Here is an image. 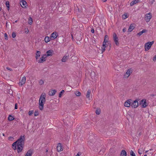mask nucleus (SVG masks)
<instances>
[{
  "label": "nucleus",
  "mask_w": 156,
  "mask_h": 156,
  "mask_svg": "<svg viewBox=\"0 0 156 156\" xmlns=\"http://www.w3.org/2000/svg\"><path fill=\"white\" fill-rule=\"evenodd\" d=\"M25 138L24 136H21L16 141L17 142V151L19 153L21 152L23 150Z\"/></svg>",
  "instance_id": "f257e3e1"
},
{
  "label": "nucleus",
  "mask_w": 156,
  "mask_h": 156,
  "mask_svg": "<svg viewBox=\"0 0 156 156\" xmlns=\"http://www.w3.org/2000/svg\"><path fill=\"white\" fill-rule=\"evenodd\" d=\"M46 94L43 93L40 96L39 101V108L40 110H42L44 109V105L46 101Z\"/></svg>",
  "instance_id": "f03ea898"
},
{
  "label": "nucleus",
  "mask_w": 156,
  "mask_h": 156,
  "mask_svg": "<svg viewBox=\"0 0 156 156\" xmlns=\"http://www.w3.org/2000/svg\"><path fill=\"white\" fill-rule=\"evenodd\" d=\"M154 42H148L144 44V51H147L151 48L152 45L154 44Z\"/></svg>",
  "instance_id": "7ed1b4c3"
},
{
  "label": "nucleus",
  "mask_w": 156,
  "mask_h": 156,
  "mask_svg": "<svg viewBox=\"0 0 156 156\" xmlns=\"http://www.w3.org/2000/svg\"><path fill=\"white\" fill-rule=\"evenodd\" d=\"M152 17V14L150 12L145 14V20L147 22H149Z\"/></svg>",
  "instance_id": "20e7f679"
},
{
  "label": "nucleus",
  "mask_w": 156,
  "mask_h": 156,
  "mask_svg": "<svg viewBox=\"0 0 156 156\" xmlns=\"http://www.w3.org/2000/svg\"><path fill=\"white\" fill-rule=\"evenodd\" d=\"M113 40L115 42V43L116 45L118 46L119 45V43L118 41V38L116 34L115 33H114L113 34Z\"/></svg>",
  "instance_id": "39448f33"
},
{
  "label": "nucleus",
  "mask_w": 156,
  "mask_h": 156,
  "mask_svg": "<svg viewBox=\"0 0 156 156\" xmlns=\"http://www.w3.org/2000/svg\"><path fill=\"white\" fill-rule=\"evenodd\" d=\"M58 36V34L56 32H54L51 34V40H53L56 39Z\"/></svg>",
  "instance_id": "423d86ee"
},
{
  "label": "nucleus",
  "mask_w": 156,
  "mask_h": 156,
  "mask_svg": "<svg viewBox=\"0 0 156 156\" xmlns=\"http://www.w3.org/2000/svg\"><path fill=\"white\" fill-rule=\"evenodd\" d=\"M132 70L131 69H128L126 73L124 74V76L125 78H128L132 72Z\"/></svg>",
  "instance_id": "0eeeda50"
},
{
  "label": "nucleus",
  "mask_w": 156,
  "mask_h": 156,
  "mask_svg": "<svg viewBox=\"0 0 156 156\" xmlns=\"http://www.w3.org/2000/svg\"><path fill=\"white\" fill-rule=\"evenodd\" d=\"M131 99L127 100H126L124 103V106L127 107H129L131 105Z\"/></svg>",
  "instance_id": "6e6552de"
},
{
  "label": "nucleus",
  "mask_w": 156,
  "mask_h": 156,
  "mask_svg": "<svg viewBox=\"0 0 156 156\" xmlns=\"http://www.w3.org/2000/svg\"><path fill=\"white\" fill-rule=\"evenodd\" d=\"M47 57L46 54L43 55L42 57L39 60L38 62L40 63H42L44 62L45 61Z\"/></svg>",
  "instance_id": "1a4fd4ad"
},
{
  "label": "nucleus",
  "mask_w": 156,
  "mask_h": 156,
  "mask_svg": "<svg viewBox=\"0 0 156 156\" xmlns=\"http://www.w3.org/2000/svg\"><path fill=\"white\" fill-rule=\"evenodd\" d=\"M138 105V103L137 101L136 100L134 101H133L131 103V106L133 108H136Z\"/></svg>",
  "instance_id": "9d476101"
},
{
  "label": "nucleus",
  "mask_w": 156,
  "mask_h": 156,
  "mask_svg": "<svg viewBox=\"0 0 156 156\" xmlns=\"http://www.w3.org/2000/svg\"><path fill=\"white\" fill-rule=\"evenodd\" d=\"M135 25L134 24H131L129 26L128 32H131L135 28Z\"/></svg>",
  "instance_id": "9b49d317"
},
{
  "label": "nucleus",
  "mask_w": 156,
  "mask_h": 156,
  "mask_svg": "<svg viewBox=\"0 0 156 156\" xmlns=\"http://www.w3.org/2000/svg\"><path fill=\"white\" fill-rule=\"evenodd\" d=\"M26 78L25 76H23L22 77V79L20 80L19 84L20 85L22 86L26 82Z\"/></svg>",
  "instance_id": "f8f14e48"
},
{
  "label": "nucleus",
  "mask_w": 156,
  "mask_h": 156,
  "mask_svg": "<svg viewBox=\"0 0 156 156\" xmlns=\"http://www.w3.org/2000/svg\"><path fill=\"white\" fill-rule=\"evenodd\" d=\"M20 4L22 7L25 8L27 6V2L23 0L21 1Z\"/></svg>",
  "instance_id": "ddd939ff"
},
{
  "label": "nucleus",
  "mask_w": 156,
  "mask_h": 156,
  "mask_svg": "<svg viewBox=\"0 0 156 156\" xmlns=\"http://www.w3.org/2000/svg\"><path fill=\"white\" fill-rule=\"evenodd\" d=\"M57 151L58 152H60L63 150V148L61 144H58L57 145Z\"/></svg>",
  "instance_id": "4468645a"
},
{
  "label": "nucleus",
  "mask_w": 156,
  "mask_h": 156,
  "mask_svg": "<svg viewBox=\"0 0 156 156\" xmlns=\"http://www.w3.org/2000/svg\"><path fill=\"white\" fill-rule=\"evenodd\" d=\"M53 52V51L51 49L47 51L46 52V53L47 54L46 55L47 57L48 56H51Z\"/></svg>",
  "instance_id": "2eb2a0df"
},
{
  "label": "nucleus",
  "mask_w": 156,
  "mask_h": 156,
  "mask_svg": "<svg viewBox=\"0 0 156 156\" xmlns=\"http://www.w3.org/2000/svg\"><path fill=\"white\" fill-rule=\"evenodd\" d=\"M56 92V91L55 90H51L49 92V94L50 96H53L55 94Z\"/></svg>",
  "instance_id": "dca6fc26"
},
{
  "label": "nucleus",
  "mask_w": 156,
  "mask_h": 156,
  "mask_svg": "<svg viewBox=\"0 0 156 156\" xmlns=\"http://www.w3.org/2000/svg\"><path fill=\"white\" fill-rule=\"evenodd\" d=\"M144 151V149L143 147H140L138 150V153L140 154H142Z\"/></svg>",
  "instance_id": "f3484780"
},
{
  "label": "nucleus",
  "mask_w": 156,
  "mask_h": 156,
  "mask_svg": "<svg viewBox=\"0 0 156 156\" xmlns=\"http://www.w3.org/2000/svg\"><path fill=\"white\" fill-rule=\"evenodd\" d=\"M147 30L146 29H144L142 31H140L139 33L137 34V35L138 36H140L142 35L144 33H145L147 32Z\"/></svg>",
  "instance_id": "a211bd4d"
},
{
  "label": "nucleus",
  "mask_w": 156,
  "mask_h": 156,
  "mask_svg": "<svg viewBox=\"0 0 156 156\" xmlns=\"http://www.w3.org/2000/svg\"><path fill=\"white\" fill-rule=\"evenodd\" d=\"M141 104L142 105V107L143 108H145L147 106V104L146 101H144V100H141Z\"/></svg>",
  "instance_id": "6ab92c4d"
},
{
  "label": "nucleus",
  "mask_w": 156,
  "mask_h": 156,
  "mask_svg": "<svg viewBox=\"0 0 156 156\" xmlns=\"http://www.w3.org/2000/svg\"><path fill=\"white\" fill-rule=\"evenodd\" d=\"M107 44H105L103 43L101 47V50L102 51V53L104 52L105 50V48L107 47Z\"/></svg>",
  "instance_id": "aec40b11"
},
{
  "label": "nucleus",
  "mask_w": 156,
  "mask_h": 156,
  "mask_svg": "<svg viewBox=\"0 0 156 156\" xmlns=\"http://www.w3.org/2000/svg\"><path fill=\"white\" fill-rule=\"evenodd\" d=\"M140 0H134L132 1L130 3L131 6H132L133 5L138 3Z\"/></svg>",
  "instance_id": "412c9836"
},
{
  "label": "nucleus",
  "mask_w": 156,
  "mask_h": 156,
  "mask_svg": "<svg viewBox=\"0 0 156 156\" xmlns=\"http://www.w3.org/2000/svg\"><path fill=\"white\" fill-rule=\"evenodd\" d=\"M108 36L107 35H105V37L103 43L105 44H107V43L108 42Z\"/></svg>",
  "instance_id": "4be33fe9"
},
{
  "label": "nucleus",
  "mask_w": 156,
  "mask_h": 156,
  "mask_svg": "<svg viewBox=\"0 0 156 156\" xmlns=\"http://www.w3.org/2000/svg\"><path fill=\"white\" fill-rule=\"evenodd\" d=\"M127 153L125 150H122L121 152L120 156H126Z\"/></svg>",
  "instance_id": "5701e85b"
},
{
  "label": "nucleus",
  "mask_w": 156,
  "mask_h": 156,
  "mask_svg": "<svg viewBox=\"0 0 156 156\" xmlns=\"http://www.w3.org/2000/svg\"><path fill=\"white\" fill-rule=\"evenodd\" d=\"M51 40V37H49L48 36L45 37L44 39V41L46 43L50 41Z\"/></svg>",
  "instance_id": "b1692460"
},
{
  "label": "nucleus",
  "mask_w": 156,
  "mask_h": 156,
  "mask_svg": "<svg viewBox=\"0 0 156 156\" xmlns=\"http://www.w3.org/2000/svg\"><path fill=\"white\" fill-rule=\"evenodd\" d=\"M69 55L64 56L62 59V61L63 62H65L66 60L68 59Z\"/></svg>",
  "instance_id": "393cba45"
},
{
  "label": "nucleus",
  "mask_w": 156,
  "mask_h": 156,
  "mask_svg": "<svg viewBox=\"0 0 156 156\" xmlns=\"http://www.w3.org/2000/svg\"><path fill=\"white\" fill-rule=\"evenodd\" d=\"M91 93V90H88L87 92V94L86 95V98L89 100H90V94Z\"/></svg>",
  "instance_id": "a878e982"
},
{
  "label": "nucleus",
  "mask_w": 156,
  "mask_h": 156,
  "mask_svg": "<svg viewBox=\"0 0 156 156\" xmlns=\"http://www.w3.org/2000/svg\"><path fill=\"white\" fill-rule=\"evenodd\" d=\"M41 52L39 51H37L36 54L35 58L36 59H37L40 56Z\"/></svg>",
  "instance_id": "bb28decb"
},
{
  "label": "nucleus",
  "mask_w": 156,
  "mask_h": 156,
  "mask_svg": "<svg viewBox=\"0 0 156 156\" xmlns=\"http://www.w3.org/2000/svg\"><path fill=\"white\" fill-rule=\"evenodd\" d=\"M32 152L31 150H29L27 152L25 156H31Z\"/></svg>",
  "instance_id": "cd10ccee"
},
{
  "label": "nucleus",
  "mask_w": 156,
  "mask_h": 156,
  "mask_svg": "<svg viewBox=\"0 0 156 156\" xmlns=\"http://www.w3.org/2000/svg\"><path fill=\"white\" fill-rule=\"evenodd\" d=\"M14 119V118L13 116L11 115H9L8 118V120L9 121H11L13 120Z\"/></svg>",
  "instance_id": "c85d7f7f"
},
{
  "label": "nucleus",
  "mask_w": 156,
  "mask_h": 156,
  "mask_svg": "<svg viewBox=\"0 0 156 156\" xmlns=\"http://www.w3.org/2000/svg\"><path fill=\"white\" fill-rule=\"evenodd\" d=\"M17 142L16 141L13 143L12 145V147L13 149L14 150H15L16 149V145Z\"/></svg>",
  "instance_id": "c756f323"
},
{
  "label": "nucleus",
  "mask_w": 156,
  "mask_h": 156,
  "mask_svg": "<svg viewBox=\"0 0 156 156\" xmlns=\"http://www.w3.org/2000/svg\"><path fill=\"white\" fill-rule=\"evenodd\" d=\"M28 23L30 25H31L33 22V20L32 18L30 17L28 20Z\"/></svg>",
  "instance_id": "7c9ffc66"
},
{
  "label": "nucleus",
  "mask_w": 156,
  "mask_h": 156,
  "mask_svg": "<svg viewBox=\"0 0 156 156\" xmlns=\"http://www.w3.org/2000/svg\"><path fill=\"white\" fill-rule=\"evenodd\" d=\"M5 5L7 7V9L9 10V3L8 1H7L6 2Z\"/></svg>",
  "instance_id": "2f4dec72"
},
{
  "label": "nucleus",
  "mask_w": 156,
  "mask_h": 156,
  "mask_svg": "<svg viewBox=\"0 0 156 156\" xmlns=\"http://www.w3.org/2000/svg\"><path fill=\"white\" fill-rule=\"evenodd\" d=\"M129 16L127 13H126L123 15L122 16V17L123 19H126Z\"/></svg>",
  "instance_id": "473e14b6"
},
{
  "label": "nucleus",
  "mask_w": 156,
  "mask_h": 156,
  "mask_svg": "<svg viewBox=\"0 0 156 156\" xmlns=\"http://www.w3.org/2000/svg\"><path fill=\"white\" fill-rule=\"evenodd\" d=\"M75 93L76 95L77 96H79L81 95V93L80 92L78 91L75 92Z\"/></svg>",
  "instance_id": "72a5a7b5"
},
{
  "label": "nucleus",
  "mask_w": 156,
  "mask_h": 156,
  "mask_svg": "<svg viewBox=\"0 0 156 156\" xmlns=\"http://www.w3.org/2000/svg\"><path fill=\"white\" fill-rule=\"evenodd\" d=\"M38 111L37 110H36L34 112V116H37L38 115Z\"/></svg>",
  "instance_id": "f704fd0d"
},
{
  "label": "nucleus",
  "mask_w": 156,
  "mask_h": 156,
  "mask_svg": "<svg viewBox=\"0 0 156 156\" xmlns=\"http://www.w3.org/2000/svg\"><path fill=\"white\" fill-rule=\"evenodd\" d=\"M131 156H136L135 154L134 153L133 151L131 150L130 152Z\"/></svg>",
  "instance_id": "c9c22d12"
},
{
  "label": "nucleus",
  "mask_w": 156,
  "mask_h": 156,
  "mask_svg": "<svg viewBox=\"0 0 156 156\" xmlns=\"http://www.w3.org/2000/svg\"><path fill=\"white\" fill-rule=\"evenodd\" d=\"M101 113V110L100 109H97L96 111V113L97 114L99 115Z\"/></svg>",
  "instance_id": "e433bc0d"
},
{
  "label": "nucleus",
  "mask_w": 156,
  "mask_h": 156,
  "mask_svg": "<svg viewBox=\"0 0 156 156\" xmlns=\"http://www.w3.org/2000/svg\"><path fill=\"white\" fill-rule=\"evenodd\" d=\"M34 113V111H30L28 112V114L30 116L32 115Z\"/></svg>",
  "instance_id": "4c0bfd02"
},
{
  "label": "nucleus",
  "mask_w": 156,
  "mask_h": 156,
  "mask_svg": "<svg viewBox=\"0 0 156 156\" xmlns=\"http://www.w3.org/2000/svg\"><path fill=\"white\" fill-rule=\"evenodd\" d=\"M91 77H94L95 76V73L94 72H91L90 73Z\"/></svg>",
  "instance_id": "58836bf2"
},
{
  "label": "nucleus",
  "mask_w": 156,
  "mask_h": 156,
  "mask_svg": "<svg viewBox=\"0 0 156 156\" xmlns=\"http://www.w3.org/2000/svg\"><path fill=\"white\" fill-rule=\"evenodd\" d=\"M44 81L43 80H41L39 81V83L40 85H42L44 84Z\"/></svg>",
  "instance_id": "ea45409f"
},
{
  "label": "nucleus",
  "mask_w": 156,
  "mask_h": 156,
  "mask_svg": "<svg viewBox=\"0 0 156 156\" xmlns=\"http://www.w3.org/2000/svg\"><path fill=\"white\" fill-rule=\"evenodd\" d=\"M64 92V90H62L60 92L59 94V97L61 98L62 96V94Z\"/></svg>",
  "instance_id": "a19ab883"
},
{
  "label": "nucleus",
  "mask_w": 156,
  "mask_h": 156,
  "mask_svg": "<svg viewBox=\"0 0 156 156\" xmlns=\"http://www.w3.org/2000/svg\"><path fill=\"white\" fill-rule=\"evenodd\" d=\"M154 2V0H149V3L150 5H152Z\"/></svg>",
  "instance_id": "79ce46f5"
},
{
  "label": "nucleus",
  "mask_w": 156,
  "mask_h": 156,
  "mask_svg": "<svg viewBox=\"0 0 156 156\" xmlns=\"http://www.w3.org/2000/svg\"><path fill=\"white\" fill-rule=\"evenodd\" d=\"M16 36V34L14 32H13L12 34V37L13 38H15Z\"/></svg>",
  "instance_id": "37998d69"
},
{
  "label": "nucleus",
  "mask_w": 156,
  "mask_h": 156,
  "mask_svg": "<svg viewBox=\"0 0 156 156\" xmlns=\"http://www.w3.org/2000/svg\"><path fill=\"white\" fill-rule=\"evenodd\" d=\"M153 60L154 62H155L156 61V55L153 57Z\"/></svg>",
  "instance_id": "c03bdc74"
},
{
  "label": "nucleus",
  "mask_w": 156,
  "mask_h": 156,
  "mask_svg": "<svg viewBox=\"0 0 156 156\" xmlns=\"http://www.w3.org/2000/svg\"><path fill=\"white\" fill-rule=\"evenodd\" d=\"M5 39H6V40H7V37H8V35H7V34L6 33H5Z\"/></svg>",
  "instance_id": "a18cd8bd"
},
{
  "label": "nucleus",
  "mask_w": 156,
  "mask_h": 156,
  "mask_svg": "<svg viewBox=\"0 0 156 156\" xmlns=\"http://www.w3.org/2000/svg\"><path fill=\"white\" fill-rule=\"evenodd\" d=\"M25 30H26L25 31V33H26V34H28V32H29V30H28V29H25Z\"/></svg>",
  "instance_id": "49530a36"
},
{
  "label": "nucleus",
  "mask_w": 156,
  "mask_h": 156,
  "mask_svg": "<svg viewBox=\"0 0 156 156\" xmlns=\"http://www.w3.org/2000/svg\"><path fill=\"white\" fill-rule=\"evenodd\" d=\"M15 109H18V106H17V103L15 104Z\"/></svg>",
  "instance_id": "de8ad7c7"
},
{
  "label": "nucleus",
  "mask_w": 156,
  "mask_h": 156,
  "mask_svg": "<svg viewBox=\"0 0 156 156\" xmlns=\"http://www.w3.org/2000/svg\"><path fill=\"white\" fill-rule=\"evenodd\" d=\"M126 30V28H123L122 30L123 32H125Z\"/></svg>",
  "instance_id": "09e8293b"
},
{
  "label": "nucleus",
  "mask_w": 156,
  "mask_h": 156,
  "mask_svg": "<svg viewBox=\"0 0 156 156\" xmlns=\"http://www.w3.org/2000/svg\"><path fill=\"white\" fill-rule=\"evenodd\" d=\"M91 32L93 33H94V29H92L91 30Z\"/></svg>",
  "instance_id": "8fccbe9b"
},
{
  "label": "nucleus",
  "mask_w": 156,
  "mask_h": 156,
  "mask_svg": "<svg viewBox=\"0 0 156 156\" xmlns=\"http://www.w3.org/2000/svg\"><path fill=\"white\" fill-rule=\"evenodd\" d=\"M80 153L79 152H78V153L77 154L76 156H80Z\"/></svg>",
  "instance_id": "3c124183"
},
{
  "label": "nucleus",
  "mask_w": 156,
  "mask_h": 156,
  "mask_svg": "<svg viewBox=\"0 0 156 156\" xmlns=\"http://www.w3.org/2000/svg\"><path fill=\"white\" fill-rule=\"evenodd\" d=\"M103 2H105L107 0H101Z\"/></svg>",
  "instance_id": "603ef678"
},
{
  "label": "nucleus",
  "mask_w": 156,
  "mask_h": 156,
  "mask_svg": "<svg viewBox=\"0 0 156 156\" xmlns=\"http://www.w3.org/2000/svg\"><path fill=\"white\" fill-rule=\"evenodd\" d=\"M149 151L148 150H147V151H145V153H147V152H148Z\"/></svg>",
  "instance_id": "864d4df0"
},
{
  "label": "nucleus",
  "mask_w": 156,
  "mask_h": 156,
  "mask_svg": "<svg viewBox=\"0 0 156 156\" xmlns=\"http://www.w3.org/2000/svg\"><path fill=\"white\" fill-rule=\"evenodd\" d=\"M109 47H110V48H111V45L110 44L109 45Z\"/></svg>",
  "instance_id": "5fc2aeb1"
},
{
  "label": "nucleus",
  "mask_w": 156,
  "mask_h": 156,
  "mask_svg": "<svg viewBox=\"0 0 156 156\" xmlns=\"http://www.w3.org/2000/svg\"><path fill=\"white\" fill-rule=\"evenodd\" d=\"M7 69H8V70H10V68H8V67H7Z\"/></svg>",
  "instance_id": "6e6d98bb"
},
{
  "label": "nucleus",
  "mask_w": 156,
  "mask_h": 156,
  "mask_svg": "<svg viewBox=\"0 0 156 156\" xmlns=\"http://www.w3.org/2000/svg\"><path fill=\"white\" fill-rule=\"evenodd\" d=\"M2 135H3V136H5V134L4 133H3V134H2Z\"/></svg>",
  "instance_id": "4d7b16f0"
},
{
  "label": "nucleus",
  "mask_w": 156,
  "mask_h": 156,
  "mask_svg": "<svg viewBox=\"0 0 156 156\" xmlns=\"http://www.w3.org/2000/svg\"><path fill=\"white\" fill-rule=\"evenodd\" d=\"M12 138V137H11V136H10V137H9V139H10V138Z\"/></svg>",
  "instance_id": "13d9d810"
},
{
  "label": "nucleus",
  "mask_w": 156,
  "mask_h": 156,
  "mask_svg": "<svg viewBox=\"0 0 156 156\" xmlns=\"http://www.w3.org/2000/svg\"><path fill=\"white\" fill-rule=\"evenodd\" d=\"M17 21H18L17 20H16V21H15V23H17Z\"/></svg>",
  "instance_id": "bf43d9fd"
},
{
  "label": "nucleus",
  "mask_w": 156,
  "mask_h": 156,
  "mask_svg": "<svg viewBox=\"0 0 156 156\" xmlns=\"http://www.w3.org/2000/svg\"><path fill=\"white\" fill-rule=\"evenodd\" d=\"M144 156H147V154H145L144 155Z\"/></svg>",
  "instance_id": "052dcab7"
},
{
  "label": "nucleus",
  "mask_w": 156,
  "mask_h": 156,
  "mask_svg": "<svg viewBox=\"0 0 156 156\" xmlns=\"http://www.w3.org/2000/svg\"><path fill=\"white\" fill-rule=\"evenodd\" d=\"M1 8L0 7V11L1 10Z\"/></svg>",
  "instance_id": "680f3d73"
},
{
  "label": "nucleus",
  "mask_w": 156,
  "mask_h": 156,
  "mask_svg": "<svg viewBox=\"0 0 156 156\" xmlns=\"http://www.w3.org/2000/svg\"><path fill=\"white\" fill-rule=\"evenodd\" d=\"M72 38L73 39V36L72 35Z\"/></svg>",
  "instance_id": "e2e57ef3"
},
{
  "label": "nucleus",
  "mask_w": 156,
  "mask_h": 156,
  "mask_svg": "<svg viewBox=\"0 0 156 156\" xmlns=\"http://www.w3.org/2000/svg\"><path fill=\"white\" fill-rule=\"evenodd\" d=\"M48 150H47L46 151V152H48Z\"/></svg>",
  "instance_id": "0e129e2a"
},
{
  "label": "nucleus",
  "mask_w": 156,
  "mask_h": 156,
  "mask_svg": "<svg viewBox=\"0 0 156 156\" xmlns=\"http://www.w3.org/2000/svg\"><path fill=\"white\" fill-rule=\"evenodd\" d=\"M152 96H154V95L153 94L152 95Z\"/></svg>",
  "instance_id": "69168bd1"
}]
</instances>
